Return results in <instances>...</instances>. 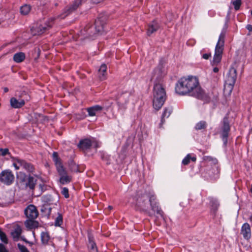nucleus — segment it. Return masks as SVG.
Listing matches in <instances>:
<instances>
[{"label":"nucleus","mask_w":252,"mask_h":252,"mask_svg":"<svg viewBox=\"0 0 252 252\" xmlns=\"http://www.w3.org/2000/svg\"><path fill=\"white\" fill-rule=\"evenodd\" d=\"M31 7L30 5L28 4H25L21 7L20 12L22 15H27L31 11Z\"/></svg>","instance_id":"obj_33"},{"label":"nucleus","mask_w":252,"mask_h":252,"mask_svg":"<svg viewBox=\"0 0 252 252\" xmlns=\"http://www.w3.org/2000/svg\"><path fill=\"white\" fill-rule=\"evenodd\" d=\"M25 59V54L23 52L16 53L13 56V60L17 63L23 62Z\"/></svg>","instance_id":"obj_28"},{"label":"nucleus","mask_w":252,"mask_h":252,"mask_svg":"<svg viewBox=\"0 0 252 252\" xmlns=\"http://www.w3.org/2000/svg\"><path fill=\"white\" fill-rule=\"evenodd\" d=\"M61 193L63 195H64V197L66 198H68L69 197L68 189L67 188H63L62 189Z\"/></svg>","instance_id":"obj_40"},{"label":"nucleus","mask_w":252,"mask_h":252,"mask_svg":"<svg viewBox=\"0 0 252 252\" xmlns=\"http://www.w3.org/2000/svg\"><path fill=\"white\" fill-rule=\"evenodd\" d=\"M211 57V54L210 53L204 54L202 55V58L205 60L209 59V58H210Z\"/></svg>","instance_id":"obj_44"},{"label":"nucleus","mask_w":252,"mask_h":252,"mask_svg":"<svg viewBox=\"0 0 252 252\" xmlns=\"http://www.w3.org/2000/svg\"><path fill=\"white\" fill-rule=\"evenodd\" d=\"M195 162L196 160V158L195 156L191 157L190 154H188L187 156L183 159L182 164L187 165L190 162V160Z\"/></svg>","instance_id":"obj_30"},{"label":"nucleus","mask_w":252,"mask_h":252,"mask_svg":"<svg viewBox=\"0 0 252 252\" xmlns=\"http://www.w3.org/2000/svg\"><path fill=\"white\" fill-rule=\"evenodd\" d=\"M246 28L250 32H251L252 31V25H248L246 26Z\"/></svg>","instance_id":"obj_46"},{"label":"nucleus","mask_w":252,"mask_h":252,"mask_svg":"<svg viewBox=\"0 0 252 252\" xmlns=\"http://www.w3.org/2000/svg\"><path fill=\"white\" fill-rule=\"evenodd\" d=\"M17 247L20 252H30L28 249L24 245L18 243L17 244Z\"/></svg>","instance_id":"obj_39"},{"label":"nucleus","mask_w":252,"mask_h":252,"mask_svg":"<svg viewBox=\"0 0 252 252\" xmlns=\"http://www.w3.org/2000/svg\"><path fill=\"white\" fill-rule=\"evenodd\" d=\"M203 160L207 162L212 161L214 164H217L218 163L217 158L211 156H204L203 157Z\"/></svg>","instance_id":"obj_36"},{"label":"nucleus","mask_w":252,"mask_h":252,"mask_svg":"<svg viewBox=\"0 0 252 252\" xmlns=\"http://www.w3.org/2000/svg\"><path fill=\"white\" fill-rule=\"evenodd\" d=\"M237 78V70L233 67L230 68L229 72L227 74L225 81L223 91L228 94H230L233 89Z\"/></svg>","instance_id":"obj_5"},{"label":"nucleus","mask_w":252,"mask_h":252,"mask_svg":"<svg viewBox=\"0 0 252 252\" xmlns=\"http://www.w3.org/2000/svg\"><path fill=\"white\" fill-rule=\"evenodd\" d=\"M210 103L215 104L218 100L219 93L215 89H213L211 92L208 93Z\"/></svg>","instance_id":"obj_24"},{"label":"nucleus","mask_w":252,"mask_h":252,"mask_svg":"<svg viewBox=\"0 0 252 252\" xmlns=\"http://www.w3.org/2000/svg\"><path fill=\"white\" fill-rule=\"evenodd\" d=\"M166 74L164 69L159 66L154 69L152 77V79H155L153 91V105L156 110H159L162 107L167 98L163 81V78Z\"/></svg>","instance_id":"obj_1"},{"label":"nucleus","mask_w":252,"mask_h":252,"mask_svg":"<svg viewBox=\"0 0 252 252\" xmlns=\"http://www.w3.org/2000/svg\"><path fill=\"white\" fill-rule=\"evenodd\" d=\"M159 24L157 21H153L149 24L147 31V35L150 36L152 33L156 32L159 29Z\"/></svg>","instance_id":"obj_20"},{"label":"nucleus","mask_w":252,"mask_h":252,"mask_svg":"<svg viewBox=\"0 0 252 252\" xmlns=\"http://www.w3.org/2000/svg\"><path fill=\"white\" fill-rule=\"evenodd\" d=\"M13 165L16 170H18L19 169V166H18L16 163H14Z\"/></svg>","instance_id":"obj_49"},{"label":"nucleus","mask_w":252,"mask_h":252,"mask_svg":"<svg viewBox=\"0 0 252 252\" xmlns=\"http://www.w3.org/2000/svg\"><path fill=\"white\" fill-rule=\"evenodd\" d=\"M52 158L54 162H55L57 170L58 171L60 167L64 168V166L62 164L61 158L59 157L57 152H54L52 154Z\"/></svg>","instance_id":"obj_23"},{"label":"nucleus","mask_w":252,"mask_h":252,"mask_svg":"<svg viewBox=\"0 0 252 252\" xmlns=\"http://www.w3.org/2000/svg\"><path fill=\"white\" fill-rule=\"evenodd\" d=\"M109 209H111L112 208V207L111 206H109Z\"/></svg>","instance_id":"obj_53"},{"label":"nucleus","mask_w":252,"mask_h":252,"mask_svg":"<svg viewBox=\"0 0 252 252\" xmlns=\"http://www.w3.org/2000/svg\"><path fill=\"white\" fill-rule=\"evenodd\" d=\"M129 252V251H127V252Z\"/></svg>","instance_id":"obj_55"},{"label":"nucleus","mask_w":252,"mask_h":252,"mask_svg":"<svg viewBox=\"0 0 252 252\" xmlns=\"http://www.w3.org/2000/svg\"><path fill=\"white\" fill-rule=\"evenodd\" d=\"M88 239V248L89 249L90 252H98L97 248L95 243L94 242V237L91 235H89Z\"/></svg>","instance_id":"obj_25"},{"label":"nucleus","mask_w":252,"mask_h":252,"mask_svg":"<svg viewBox=\"0 0 252 252\" xmlns=\"http://www.w3.org/2000/svg\"><path fill=\"white\" fill-rule=\"evenodd\" d=\"M225 37V32L222 31L220 33L218 42L215 47V55L213 58L214 64L219 63L222 58V54L224 49V39Z\"/></svg>","instance_id":"obj_6"},{"label":"nucleus","mask_w":252,"mask_h":252,"mask_svg":"<svg viewBox=\"0 0 252 252\" xmlns=\"http://www.w3.org/2000/svg\"><path fill=\"white\" fill-rule=\"evenodd\" d=\"M82 4V0H75L70 4L66 6L64 9L66 16L75 11Z\"/></svg>","instance_id":"obj_13"},{"label":"nucleus","mask_w":252,"mask_h":252,"mask_svg":"<svg viewBox=\"0 0 252 252\" xmlns=\"http://www.w3.org/2000/svg\"><path fill=\"white\" fill-rule=\"evenodd\" d=\"M251 15L252 16V10L251 11Z\"/></svg>","instance_id":"obj_54"},{"label":"nucleus","mask_w":252,"mask_h":252,"mask_svg":"<svg viewBox=\"0 0 252 252\" xmlns=\"http://www.w3.org/2000/svg\"><path fill=\"white\" fill-rule=\"evenodd\" d=\"M0 154L3 156H4L9 154V150L7 148L0 149Z\"/></svg>","instance_id":"obj_42"},{"label":"nucleus","mask_w":252,"mask_h":252,"mask_svg":"<svg viewBox=\"0 0 252 252\" xmlns=\"http://www.w3.org/2000/svg\"><path fill=\"white\" fill-rule=\"evenodd\" d=\"M14 177L11 171H3L0 175V180L1 182L6 185H10L14 181Z\"/></svg>","instance_id":"obj_12"},{"label":"nucleus","mask_w":252,"mask_h":252,"mask_svg":"<svg viewBox=\"0 0 252 252\" xmlns=\"http://www.w3.org/2000/svg\"><path fill=\"white\" fill-rule=\"evenodd\" d=\"M219 69L218 67H215L213 68V71L215 73H217L219 71Z\"/></svg>","instance_id":"obj_48"},{"label":"nucleus","mask_w":252,"mask_h":252,"mask_svg":"<svg viewBox=\"0 0 252 252\" xmlns=\"http://www.w3.org/2000/svg\"><path fill=\"white\" fill-rule=\"evenodd\" d=\"M37 187L39 189L40 193H42L44 190L46 189V187L44 184H39Z\"/></svg>","instance_id":"obj_41"},{"label":"nucleus","mask_w":252,"mask_h":252,"mask_svg":"<svg viewBox=\"0 0 252 252\" xmlns=\"http://www.w3.org/2000/svg\"><path fill=\"white\" fill-rule=\"evenodd\" d=\"M60 169L58 171L60 176L59 181L62 185L67 184L69 183L72 181V176L67 174V171L65 168H62L60 167Z\"/></svg>","instance_id":"obj_10"},{"label":"nucleus","mask_w":252,"mask_h":252,"mask_svg":"<svg viewBox=\"0 0 252 252\" xmlns=\"http://www.w3.org/2000/svg\"><path fill=\"white\" fill-rule=\"evenodd\" d=\"M105 108V107L103 105L101 106L95 105L87 108L86 110L88 112L89 115L92 117L95 116L97 113L101 112Z\"/></svg>","instance_id":"obj_17"},{"label":"nucleus","mask_w":252,"mask_h":252,"mask_svg":"<svg viewBox=\"0 0 252 252\" xmlns=\"http://www.w3.org/2000/svg\"><path fill=\"white\" fill-rule=\"evenodd\" d=\"M94 145L96 148L98 147V143L94 139L86 138L79 141L78 147L82 150L85 151L90 149Z\"/></svg>","instance_id":"obj_9"},{"label":"nucleus","mask_w":252,"mask_h":252,"mask_svg":"<svg viewBox=\"0 0 252 252\" xmlns=\"http://www.w3.org/2000/svg\"><path fill=\"white\" fill-rule=\"evenodd\" d=\"M55 18L51 17L43 24L36 27H33L31 29V32L33 35H41L49 30L53 25Z\"/></svg>","instance_id":"obj_7"},{"label":"nucleus","mask_w":252,"mask_h":252,"mask_svg":"<svg viewBox=\"0 0 252 252\" xmlns=\"http://www.w3.org/2000/svg\"><path fill=\"white\" fill-rule=\"evenodd\" d=\"M23 240L24 241L27 243H30L28 241L26 240V239H23Z\"/></svg>","instance_id":"obj_51"},{"label":"nucleus","mask_w":252,"mask_h":252,"mask_svg":"<svg viewBox=\"0 0 252 252\" xmlns=\"http://www.w3.org/2000/svg\"><path fill=\"white\" fill-rule=\"evenodd\" d=\"M0 238L1 240L4 243H8V240L5 234L0 228Z\"/></svg>","instance_id":"obj_37"},{"label":"nucleus","mask_w":252,"mask_h":252,"mask_svg":"<svg viewBox=\"0 0 252 252\" xmlns=\"http://www.w3.org/2000/svg\"><path fill=\"white\" fill-rule=\"evenodd\" d=\"M198 79L195 76H189L188 78H181L176 83L175 91L180 95L189 94L194 96L200 89Z\"/></svg>","instance_id":"obj_3"},{"label":"nucleus","mask_w":252,"mask_h":252,"mask_svg":"<svg viewBox=\"0 0 252 252\" xmlns=\"http://www.w3.org/2000/svg\"><path fill=\"white\" fill-rule=\"evenodd\" d=\"M210 204L212 209L214 212H216L219 206V204L218 203V201L215 199L211 198Z\"/></svg>","instance_id":"obj_34"},{"label":"nucleus","mask_w":252,"mask_h":252,"mask_svg":"<svg viewBox=\"0 0 252 252\" xmlns=\"http://www.w3.org/2000/svg\"><path fill=\"white\" fill-rule=\"evenodd\" d=\"M148 202L150 204L152 210L154 212H156L157 215L163 218L164 213L159 207V203L157 201V197L154 193L147 192L143 193L137 192L136 199V206L140 211L147 213L149 216L151 217L153 216V214L148 211Z\"/></svg>","instance_id":"obj_2"},{"label":"nucleus","mask_w":252,"mask_h":252,"mask_svg":"<svg viewBox=\"0 0 252 252\" xmlns=\"http://www.w3.org/2000/svg\"><path fill=\"white\" fill-rule=\"evenodd\" d=\"M63 222V216L61 214H59L58 217L55 219V225L56 226H60Z\"/></svg>","instance_id":"obj_35"},{"label":"nucleus","mask_w":252,"mask_h":252,"mask_svg":"<svg viewBox=\"0 0 252 252\" xmlns=\"http://www.w3.org/2000/svg\"><path fill=\"white\" fill-rule=\"evenodd\" d=\"M230 130V126L229 123L228 117L225 116L222 122V126L220 128V135L225 146L227 145L228 137Z\"/></svg>","instance_id":"obj_8"},{"label":"nucleus","mask_w":252,"mask_h":252,"mask_svg":"<svg viewBox=\"0 0 252 252\" xmlns=\"http://www.w3.org/2000/svg\"><path fill=\"white\" fill-rule=\"evenodd\" d=\"M37 180L31 175H29L25 180V187L32 192L37 185Z\"/></svg>","instance_id":"obj_15"},{"label":"nucleus","mask_w":252,"mask_h":252,"mask_svg":"<svg viewBox=\"0 0 252 252\" xmlns=\"http://www.w3.org/2000/svg\"><path fill=\"white\" fill-rule=\"evenodd\" d=\"M0 252H8L5 246L2 244H0Z\"/></svg>","instance_id":"obj_43"},{"label":"nucleus","mask_w":252,"mask_h":252,"mask_svg":"<svg viewBox=\"0 0 252 252\" xmlns=\"http://www.w3.org/2000/svg\"><path fill=\"white\" fill-rule=\"evenodd\" d=\"M207 124L206 121H201L197 123L195 126V129L197 130L205 129L207 127Z\"/></svg>","instance_id":"obj_32"},{"label":"nucleus","mask_w":252,"mask_h":252,"mask_svg":"<svg viewBox=\"0 0 252 252\" xmlns=\"http://www.w3.org/2000/svg\"><path fill=\"white\" fill-rule=\"evenodd\" d=\"M233 5L234 6V8L236 10H238L240 9V7L241 5V0H235L233 1Z\"/></svg>","instance_id":"obj_38"},{"label":"nucleus","mask_w":252,"mask_h":252,"mask_svg":"<svg viewBox=\"0 0 252 252\" xmlns=\"http://www.w3.org/2000/svg\"><path fill=\"white\" fill-rule=\"evenodd\" d=\"M93 2L94 3H98L102 1H103L104 0H92Z\"/></svg>","instance_id":"obj_47"},{"label":"nucleus","mask_w":252,"mask_h":252,"mask_svg":"<svg viewBox=\"0 0 252 252\" xmlns=\"http://www.w3.org/2000/svg\"><path fill=\"white\" fill-rule=\"evenodd\" d=\"M249 220L251 221L252 222V215L251 216H250V218H249Z\"/></svg>","instance_id":"obj_52"},{"label":"nucleus","mask_w":252,"mask_h":252,"mask_svg":"<svg viewBox=\"0 0 252 252\" xmlns=\"http://www.w3.org/2000/svg\"><path fill=\"white\" fill-rule=\"evenodd\" d=\"M101 158L102 160L108 161V158L107 156H105L104 154H102L101 156Z\"/></svg>","instance_id":"obj_45"},{"label":"nucleus","mask_w":252,"mask_h":252,"mask_svg":"<svg viewBox=\"0 0 252 252\" xmlns=\"http://www.w3.org/2000/svg\"><path fill=\"white\" fill-rule=\"evenodd\" d=\"M41 239L42 243L44 245H47L50 240V236L48 232H43L41 234Z\"/></svg>","instance_id":"obj_31"},{"label":"nucleus","mask_w":252,"mask_h":252,"mask_svg":"<svg viewBox=\"0 0 252 252\" xmlns=\"http://www.w3.org/2000/svg\"><path fill=\"white\" fill-rule=\"evenodd\" d=\"M106 24V18L105 17H99L95 20L94 28V27H90L89 28H85L84 31H81L82 34H85L83 33L84 32H86V37H93L94 34L96 33L101 34L104 31V26Z\"/></svg>","instance_id":"obj_4"},{"label":"nucleus","mask_w":252,"mask_h":252,"mask_svg":"<svg viewBox=\"0 0 252 252\" xmlns=\"http://www.w3.org/2000/svg\"><path fill=\"white\" fill-rule=\"evenodd\" d=\"M69 170L72 172H80L78 165H77L73 161L71 160L68 163Z\"/></svg>","instance_id":"obj_29"},{"label":"nucleus","mask_w":252,"mask_h":252,"mask_svg":"<svg viewBox=\"0 0 252 252\" xmlns=\"http://www.w3.org/2000/svg\"><path fill=\"white\" fill-rule=\"evenodd\" d=\"M194 97L202 100L205 103H210L208 94L206 93L201 87L196 94H194Z\"/></svg>","instance_id":"obj_14"},{"label":"nucleus","mask_w":252,"mask_h":252,"mask_svg":"<svg viewBox=\"0 0 252 252\" xmlns=\"http://www.w3.org/2000/svg\"><path fill=\"white\" fill-rule=\"evenodd\" d=\"M22 233L21 227L17 224L13 226L11 231V235L15 241L19 240V238Z\"/></svg>","instance_id":"obj_18"},{"label":"nucleus","mask_w":252,"mask_h":252,"mask_svg":"<svg viewBox=\"0 0 252 252\" xmlns=\"http://www.w3.org/2000/svg\"><path fill=\"white\" fill-rule=\"evenodd\" d=\"M172 112V107H166L164 108V111L163 112L161 116V122L159 125V128H161L162 127V125L165 122V118H168L171 115Z\"/></svg>","instance_id":"obj_21"},{"label":"nucleus","mask_w":252,"mask_h":252,"mask_svg":"<svg viewBox=\"0 0 252 252\" xmlns=\"http://www.w3.org/2000/svg\"><path fill=\"white\" fill-rule=\"evenodd\" d=\"M8 90H8V88H7V87H5V88H3L4 92V93H7V92H8Z\"/></svg>","instance_id":"obj_50"},{"label":"nucleus","mask_w":252,"mask_h":252,"mask_svg":"<svg viewBox=\"0 0 252 252\" xmlns=\"http://www.w3.org/2000/svg\"><path fill=\"white\" fill-rule=\"evenodd\" d=\"M107 66L105 64H102L98 70V76L100 80H103L106 78L107 76Z\"/></svg>","instance_id":"obj_27"},{"label":"nucleus","mask_w":252,"mask_h":252,"mask_svg":"<svg viewBox=\"0 0 252 252\" xmlns=\"http://www.w3.org/2000/svg\"><path fill=\"white\" fill-rule=\"evenodd\" d=\"M35 219H29L25 221V225L26 227L30 229L37 228L39 225L38 221L34 220Z\"/></svg>","instance_id":"obj_26"},{"label":"nucleus","mask_w":252,"mask_h":252,"mask_svg":"<svg viewBox=\"0 0 252 252\" xmlns=\"http://www.w3.org/2000/svg\"><path fill=\"white\" fill-rule=\"evenodd\" d=\"M25 214L29 219H35L38 216V212L36 207L33 205H30L25 209Z\"/></svg>","instance_id":"obj_11"},{"label":"nucleus","mask_w":252,"mask_h":252,"mask_svg":"<svg viewBox=\"0 0 252 252\" xmlns=\"http://www.w3.org/2000/svg\"><path fill=\"white\" fill-rule=\"evenodd\" d=\"M11 106L14 108H20L23 107L25 104V101L23 99L17 100L15 97L11 98L10 100Z\"/></svg>","instance_id":"obj_22"},{"label":"nucleus","mask_w":252,"mask_h":252,"mask_svg":"<svg viewBox=\"0 0 252 252\" xmlns=\"http://www.w3.org/2000/svg\"><path fill=\"white\" fill-rule=\"evenodd\" d=\"M241 234L243 237L247 240H249L251 237V229L250 224L246 222L244 223L241 228Z\"/></svg>","instance_id":"obj_19"},{"label":"nucleus","mask_w":252,"mask_h":252,"mask_svg":"<svg viewBox=\"0 0 252 252\" xmlns=\"http://www.w3.org/2000/svg\"><path fill=\"white\" fill-rule=\"evenodd\" d=\"M17 162L19 165L30 173H33L35 170L34 166L31 163L20 159H17Z\"/></svg>","instance_id":"obj_16"}]
</instances>
